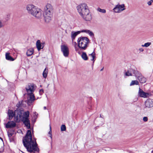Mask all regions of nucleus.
Listing matches in <instances>:
<instances>
[{
	"label": "nucleus",
	"instance_id": "nucleus-1",
	"mask_svg": "<svg viewBox=\"0 0 153 153\" xmlns=\"http://www.w3.org/2000/svg\"><path fill=\"white\" fill-rule=\"evenodd\" d=\"M23 143L27 151L30 153H34L39 151L36 142V139L33 138V139L30 130H27L25 136L23 138Z\"/></svg>",
	"mask_w": 153,
	"mask_h": 153
},
{
	"label": "nucleus",
	"instance_id": "nucleus-2",
	"mask_svg": "<svg viewBox=\"0 0 153 153\" xmlns=\"http://www.w3.org/2000/svg\"><path fill=\"white\" fill-rule=\"evenodd\" d=\"M78 12L82 18L86 21H90L92 19V15L88 7L85 3H82L77 7Z\"/></svg>",
	"mask_w": 153,
	"mask_h": 153
},
{
	"label": "nucleus",
	"instance_id": "nucleus-3",
	"mask_svg": "<svg viewBox=\"0 0 153 153\" xmlns=\"http://www.w3.org/2000/svg\"><path fill=\"white\" fill-rule=\"evenodd\" d=\"M26 8L29 14L37 18H40L42 17V10L33 4H30L27 5Z\"/></svg>",
	"mask_w": 153,
	"mask_h": 153
},
{
	"label": "nucleus",
	"instance_id": "nucleus-4",
	"mask_svg": "<svg viewBox=\"0 0 153 153\" xmlns=\"http://www.w3.org/2000/svg\"><path fill=\"white\" fill-rule=\"evenodd\" d=\"M53 8L50 4H47L44 8L43 16L45 21L47 23L51 20L53 16Z\"/></svg>",
	"mask_w": 153,
	"mask_h": 153
},
{
	"label": "nucleus",
	"instance_id": "nucleus-5",
	"mask_svg": "<svg viewBox=\"0 0 153 153\" xmlns=\"http://www.w3.org/2000/svg\"><path fill=\"white\" fill-rule=\"evenodd\" d=\"M89 42V39L86 37H80L77 40L78 46L81 50H85Z\"/></svg>",
	"mask_w": 153,
	"mask_h": 153
},
{
	"label": "nucleus",
	"instance_id": "nucleus-6",
	"mask_svg": "<svg viewBox=\"0 0 153 153\" xmlns=\"http://www.w3.org/2000/svg\"><path fill=\"white\" fill-rule=\"evenodd\" d=\"M23 116H22V121L23 123L27 127V128H30V121L29 119V112L27 111L24 113L23 114Z\"/></svg>",
	"mask_w": 153,
	"mask_h": 153
},
{
	"label": "nucleus",
	"instance_id": "nucleus-7",
	"mask_svg": "<svg viewBox=\"0 0 153 153\" xmlns=\"http://www.w3.org/2000/svg\"><path fill=\"white\" fill-rule=\"evenodd\" d=\"M22 111L20 110H17L15 111L14 120L17 123H19L22 120Z\"/></svg>",
	"mask_w": 153,
	"mask_h": 153
},
{
	"label": "nucleus",
	"instance_id": "nucleus-8",
	"mask_svg": "<svg viewBox=\"0 0 153 153\" xmlns=\"http://www.w3.org/2000/svg\"><path fill=\"white\" fill-rule=\"evenodd\" d=\"M36 87L33 84H29L26 86L25 88L27 91V94H33Z\"/></svg>",
	"mask_w": 153,
	"mask_h": 153
},
{
	"label": "nucleus",
	"instance_id": "nucleus-9",
	"mask_svg": "<svg viewBox=\"0 0 153 153\" xmlns=\"http://www.w3.org/2000/svg\"><path fill=\"white\" fill-rule=\"evenodd\" d=\"M61 50L63 53L64 56L67 57L68 56L69 51L68 48L65 45H62L61 46Z\"/></svg>",
	"mask_w": 153,
	"mask_h": 153
},
{
	"label": "nucleus",
	"instance_id": "nucleus-10",
	"mask_svg": "<svg viewBox=\"0 0 153 153\" xmlns=\"http://www.w3.org/2000/svg\"><path fill=\"white\" fill-rule=\"evenodd\" d=\"M124 7L125 6L123 4H118L114 8L113 10L116 13H120L125 9Z\"/></svg>",
	"mask_w": 153,
	"mask_h": 153
},
{
	"label": "nucleus",
	"instance_id": "nucleus-11",
	"mask_svg": "<svg viewBox=\"0 0 153 153\" xmlns=\"http://www.w3.org/2000/svg\"><path fill=\"white\" fill-rule=\"evenodd\" d=\"M28 96L27 99V103L28 105H30L33 102L36 100L35 98V96L33 94H27Z\"/></svg>",
	"mask_w": 153,
	"mask_h": 153
},
{
	"label": "nucleus",
	"instance_id": "nucleus-12",
	"mask_svg": "<svg viewBox=\"0 0 153 153\" xmlns=\"http://www.w3.org/2000/svg\"><path fill=\"white\" fill-rule=\"evenodd\" d=\"M149 94V93L144 92L140 88H139L138 93V95L139 97L144 98H147Z\"/></svg>",
	"mask_w": 153,
	"mask_h": 153
},
{
	"label": "nucleus",
	"instance_id": "nucleus-13",
	"mask_svg": "<svg viewBox=\"0 0 153 153\" xmlns=\"http://www.w3.org/2000/svg\"><path fill=\"white\" fill-rule=\"evenodd\" d=\"M145 106L148 108L153 106V100L149 99L147 100L145 102Z\"/></svg>",
	"mask_w": 153,
	"mask_h": 153
},
{
	"label": "nucleus",
	"instance_id": "nucleus-14",
	"mask_svg": "<svg viewBox=\"0 0 153 153\" xmlns=\"http://www.w3.org/2000/svg\"><path fill=\"white\" fill-rule=\"evenodd\" d=\"M136 77L138 79L141 83H144L146 82V79L142 76L140 73L139 74L138 73V75Z\"/></svg>",
	"mask_w": 153,
	"mask_h": 153
},
{
	"label": "nucleus",
	"instance_id": "nucleus-15",
	"mask_svg": "<svg viewBox=\"0 0 153 153\" xmlns=\"http://www.w3.org/2000/svg\"><path fill=\"white\" fill-rule=\"evenodd\" d=\"M16 124L13 121L8 122L6 125V127L7 128H10L15 127Z\"/></svg>",
	"mask_w": 153,
	"mask_h": 153
},
{
	"label": "nucleus",
	"instance_id": "nucleus-16",
	"mask_svg": "<svg viewBox=\"0 0 153 153\" xmlns=\"http://www.w3.org/2000/svg\"><path fill=\"white\" fill-rule=\"evenodd\" d=\"M81 32L80 31H78L76 32L72 31L71 32V38L72 41H73L76 37Z\"/></svg>",
	"mask_w": 153,
	"mask_h": 153
},
{
	"label": "nucleus",
	"instance_id": "nucleus-17",
	"mask_svg": "<svg viewBox=\"0 0 153 153\" xmlns=\"http://www.w3.org/2000/svg\"><path fill=\"white\" fill-rule=\"evenodd\" d=\"M36 46L38 50L39 51L41 49L43 48L44 46L41 44L40 40H38L36 42Z\"/></svg>",
	"mask_w": 153,
	"mask_h": 153
},
{
	"label": "nucleus",
	"instance_id": "nucleus-18",
	"mask_svg": "<svg viewBox=\"0 0 153 153\" xmlns=\"http://www.w3.org/2000/svg\"><path fill=\"white\" fill-rule=\"evenodd\" d=\"M10 53L8 52L6 53L5 58L6 59L10 61H14V59L10 56Z\"/></svg>",
	"mask_w": 153,
	"mask_h": 153
},
{
	"label": "nucleus",
	"instance_id": "nucleus-19",
	"mask_svg": "<svg viewBox=\"0 0 153 153\" xmlns=\"http://www.w3.org/2000/svg\"><path fill=\"white\" fill-rule=\"evenodd\" d=\"M8 115L9 117V119L11 120L14 117L15 115V113L11 110H9L8 111Z\"/></svg>",
	"mask_w": 153,
	"mask_h": 153
},
{
	"label": "nucleus",
	"instance_id": "nucleus-20",
	"mask_svg": "<svg viewBox=\"0 0 153 153\" xmlns=\"http://www.w3.org/2000/svg\"><path fill=\"white\" fill-rule=\"evenodd\" d=\"M81 32H84L88 33L91 36H94V34L93 32L88 30H82L81 31Z\"/></svg>",
	"mask_w": 153,
	"mask_h": 153
},
{
	"label": "nucleus",
	"instance_id": "nucleus-21",
	"mask_svg": "<svg viewBox=\"0 0 153 153\" xmlns=\"http://www.w3.org/2000/svg\"><path fill=\"white\" fill-rule=\"evenodd\" d=\"M81 32H84L88 33L91 36H94V34L93 32L88 30H82L81 31Z\"/></svg>",
	"mask_w": 153,
	"mask_h": 153
},
{
	"label": "nucleus",
	"instance_id": "nucleus-22",
	"mask_svg": "<svg viewBox=\"0 0 153 153\" xmlns=\"http://www.w3.org/2000/svg\"><path fill=\"white\" fill-rule=\"evenodd\" d=\"M34 50L32 48L28 49L26 52V54L27 56H30L33 53Z\"/></svg>",
	"mask_w": 153,
	"mask_h": 153
},
{
	"label": "nucleus",
	"instance_id": "nucleus-23",
	"mask_svg": "<svg viewBox=\"0 0 153 153\" xmlns=\"http://www.w3.org/2000/svg\"><path fill=\"white\" fill-rule=\"evenodd\" d=\"M95 55L96 54L94 51L92 53L89 54V56H90L92 57V58L91 60L93 61V63H94L95 61L94 59L96 57Z\"/></svg>",
	"mask_w": 153,
	"mask_h": 153
},
{
	"label": "nucleus",
	"instance_id": "nucleus-24",
	"mask_svg": "<svg viewBox=\"0 0 153 153\" xmlns=\"http://www.w3.org/2000/svg\"><path fill=\"white\" fill-rule=\"evenodd\" d=\"M129 70L130 71V72L132 74H134L136 77L137 76V75H138V73L139 74L140 73L138 71L134 69H133L132 68L130 69Z\"/></svg>",
	"mask_w": 153,
	"mask_h": 153
},
{
	"label": "nucleus",
	"instance_id": "nucleus-25",
	"mask_svg": "<svg viewBox=\"0 0 153 153\" xmlns=\"http://www.w3.org/2000/svg\"><path fill=\"white\" fill-rule=\"evenodd\" d=\"M81 56L82 59L84 60H87L88 59V58L85 52H83Z\"/></svg>",
	"mask_w": 153,
	"mask_h": 153
},
{
	"label": "nucleus",
	"instance_id": "nucleus-26",
	"mask_svg": "<svg viewBox=\"0 0 153 153\" xmlns=\"http://www.w3.org/2000/svg\"><path fill=\"white\" fill-rule=\"evenodd\" d=\"M48 73V69L46 68L45 69L43 73V76L44 78H45L47 76Z\"/></svg>",
	"mask_w": 153,
	"mask_h": 153
},
{
	"label": "nucleus",
	"instance_id": "nucleus-27",
	"mask_svg": "<svg viewBox=\"0 0 153 153\" xmlns=\"http://www.w3.org/2000/svg\"><path fill=\"white\" fill-rule=\"evenodd\" d=\"M139 82L137 80H132L130 84V85L131 86L135 85H138L139 84Z\"/></svg>",
	"mask_w": 153,
	"mask_h": 153
},
{
	"label": "nucleus",
	"instance_id": "nucleus-28",
	"mask_svg": "<svg viewBox=\"0 0 153 153\" xmlns=\"http://www.w3.org/2000/svg\"><path fill=\"white\" fill-rule=\"evenodd\" d=\"M125 74L126 76H131L132 75L131 73L130 72V70H128L125 73Z\"/></svg>",
	"mask_w": 153,
	"mask_h": 153
},
{
	"label": "nucleus",
	"instance_id": "nucleus-29",
	"mask_svg": "<svg viewBox=\"0 0 153 153\" xmlns=\"http://www.w3.org/2000/svg\"><path fill=\"white\" fill-rule=\"evenodd\" d=\"M151 44V42H148L145 43L144 45H142L141 46L143 47H148Z\"/></svg>",
	"mask_w": 153,
	"mask_h": 153
},
{
	"label": "nucleus",
	"instance_id": "nucleus-30",
	"mask_svg": "<svg viewBox=\"0 0 153 153\" xmlns=\"http://www.w3.org/2000/svg\"><path fill=\"white\" fill-rule=\"evenodd\" d=\"M66 129V126L65 125L63 124L62 125L61 127V130L62 131H65Z\"/></svg>",
	"mask_w": 153,
	"mask_h": 153
},
{
	"label": "nucleus",
	"instance_id": "nucleus-31",
	"mask_svg": "<svg viewBox=\"0 0 153 153\" xmlns=\"http://www.w3.org/2000/svg\"><path fill=\"white\" fill-rule=\"evenodd\" d=\"M22 102H23V101L22 100L21 101H20L18 103L16 104V106L18 108H19V107L21 106L22 105Z\"/></svg>",
	"mask_w": 153,
	"mask_h": 153
},
{
	"label": "nucleus",
	"instance_id": "nucleus-32",
	"mask_svg": "<svg viewBox=\"0 0 153 153\" xmlns=\"http://www.w3.org/2000/svg\"><path fill=\"white\" fill-rule=\"evenodd\" d=\"M50 130L48 132V134H49V137H51V139H52V135L51 134V132H51V126L50 125Z\"/></svg>",
	"mask_w": 153,
	"mask_h": 153
},
{
	"label": "nucleus",
	"instance_id": "nucleus-33",
	"mask_svg": "<svg viewBox=\"0 0 153 153\" xmlns=\"http://www.w3.org/2000/svg\"><path fill=\"white\" fill-rule=\"evenodd\" d=\"M98 11L99 12H101L102 13H105L106 12L105 10V9H102L101 8H99L97 9Z\"/></svg>",
	"mask_w": 153,
	"mask_h": 153
},
{
	"label": "nucleus",
	"instance_id": "nucleus-34",
	"mask_svg": "<svg viewBox=\"0 0 153 153\" xmlns=\"http://www.w3.org/2000/svg\"><path fill=\"white\" fill-rule=\"evenodd\" d=\"M5 25L4 22L0 21V28L4 27Z\"/></svg>",
	"mask_w": 153,
	"mask_h": 153
},
{
	"label": "nucleus",
	"instance_id": "nucleus-35",
	"mask_svg": "<svg viewBox=\"0 0 153 153\" xmlns=\"http://www.w3.org/2000/svg\"><path fill=\"white\" fill-rule=\"evenodd\" d=\"M4 146H2L1 147V148H0V153H2L4 151Z\"/></svg>",
	"mask_w": 153,
	"mask_h": 153
},
{
	"label": "nucleus",
	"instance_id": "nucleus-36",
	"mask_svg": "<svg viewBox=\"0 0 153 153\" xmlns=\"http://www.w3.org/2000/svg\"><path fill=\"white\" fill-rule=\"evenodd\" d=\"M44 93L43 90L42 89H40L39 91V94L40 95H42Z\"/></svg>",
	"mask_w": 153,
	"mask_h": 153
},
{
	"label": "nucleus",
	"instance_id": "nucleus-37",
	"mask_svg": "<svg viewBox=\"0 0 153 153\" xmlns=\"http://www.w3.org/2000/svg\"><path fill=\"white\" fill-rule=\"evenodd\" d=\"M143 120L145 122L147 121L148 120L147 117H144L143 118Z\"/></svg>",
	"mask_w": 153,
	"mask_h": 153
},
{
	"label": "nucleus",
	"instance_id": "nucleus-38",
	"mask_svg": "<svg viewBox=\"0 0 153 153\" xmlns=\"http://www.w3.org/2000/svg\"><path fill=\"white\" fill-rule=\"evenodd\" d=\"M8 135L9 137H10L13 135V133H11L8 132Z\"/></svg>",
	"mask_w": 153,
	"mask_h": 153
},
{
	"label": "nucleus",
	"instance_id": "nucleus-39",
	"mask_svg": "<svg viewBox=\"0 0 153 153\" xmlns=\"http://www.w3.org/2000/svg\"><path fill=\"white\" fill-rule=\"evenodd\" d=\"M73 45H74V47L76 46L77 44L76 42H73Z\"/></svg>",
	"mask_w": 153,
	"mask_h": 153
},
{
	"label": "nucleus",
	"instance_id": "nucleus-40",
	"mask_svg": "<svg viewBox=\"0 0 153 153\" xmlns=\"http://www.w3.org/2000/svg\"><path fill=\"white\" fill-rule=\"evenodd\" d=\"M139 51L140 52H143V48H140L139 49Z\"/></svg>",
	"mask_w": 153,
	"mask_h": 153
},
{
	"label": "nucleus",
	"instance_id": "nucleus-41",
	"mask_svg": "<svg viewBox=\"0 0 153 153\" xmlns=\"http://www.w3.org/2000/svg\"><path fill=\"white\" fill-rule=\"evenodd\" d=\"M152 3L150 1H149L147 3L149 5H151L152 4Z\"/></svg>",
	"mask_w": 153,
	"mask_h": 153
},
{
	"label": "nucleus",
	"instance_id": "nucleus-42",
	"mask_svg": "<svg viewBox=\"0 0 153 153\" xmlns=\"http://www.w3.org/2000/svg\"><path fill=\"white\" fill-rule=\"evenodd\" d=\"M75 51H78V48H77V47L76 46H75Z\"/></svg>",
	"mask_w": 153,
	"mask_h": 153
},
{
	"label": "nucleus",
	"instance_id": "nucleus-43",
	"mask_svg": "<svg viewBox=\"0 0 153 153\" xmlns=\"http://www.w3.org/2000/svg\"><path fill=\"white\" fill-rule=\"evenodd\" d=\"M44 109H45V110L46 109V107H45V106H44Z\"/></svg>",
	"mask_w": 153,
	"mask_h": 153
},
{
	"label": "nucleus",
	"instance_id": "nucleus-44",
	"mask_svg": "<svg viewBox=\"0 0 153 153\" xmlns=\"http://www.w3.org/2000/svg\"><path fill=\"white\" fill-rule=\"evenodd\" d=\"M150 1L151 2H153V0H151Z\"/></svg>",
	"mask_w": 153,
	"mask_h": 153
},
{
	"label": "nucleus",
	"instance_id": "nucleus-45",
	"mask_svg": "<svg viewBox=\"0 0 153 153\" xmlns=\"http://www.w3.org/2000/svg\"><path fill=\"white\" fill-rule=\"evenodd\" d=\"M100 117H102V116H101V114H100Z\"/></svg>",
	"mask_w": 153,
	"mask_h": 153
},
{
	"label": "nucleus",
	"instance_id": "nucleus-46",
	"mask_svg": "<svg viewBox=\"0 0 153 153\" xmlns=\"http://www.w3.org/2000/svg\"><path fill=\"white\" fill-rule=\"evenodd\" d=\"M103 68H102L101 70V71H102L103 70Z\"/></svg>",
	"mask_w": 153,
	"mask_h": 153
},
{
	"label": "nucleus",
	"instance_id": "nucleus-47",
	"mask_svg": "<svg viewBox=\"0 0 153 153\" xmlns=\"http://www.w3.org/2000/svg\"><path fill=\"white\" fill-rule=\"evenodd\" d=\"M152 153H153V150L151 152Z\"/></svg>",
	"mask_w": 153,
	"mask_h": 153
},
{
	"label": "nucleus",
	"instance_id": "nucleus-48",
	"mask_svg": "<svg viewBox=\"0 0 153 153\" xmlns=\"http://www.w3.org/2000/svg\"><path fill=\"white\" fill-rule=\"evenodd\" d=\"M0 138H1V140H2V139L0 137Z\"/></svg>",
	"mask_w": 153,
	"mask_h": 153
},
{
	"label": "nucleus",
	"instance_id": "nucleus-49",
	"mask_svg": "<svg viewBox=\"0 0 153 153\" xmlns=\"http://www.w3.org/2000/svg\"><path fill=\"white\" fill-rule=\"evenodd\" d=\"M109 1H110L111 0H109Z\"/></svg>",
	"mask_w": 153,
	"mask_h": 153
}]
</instances>
